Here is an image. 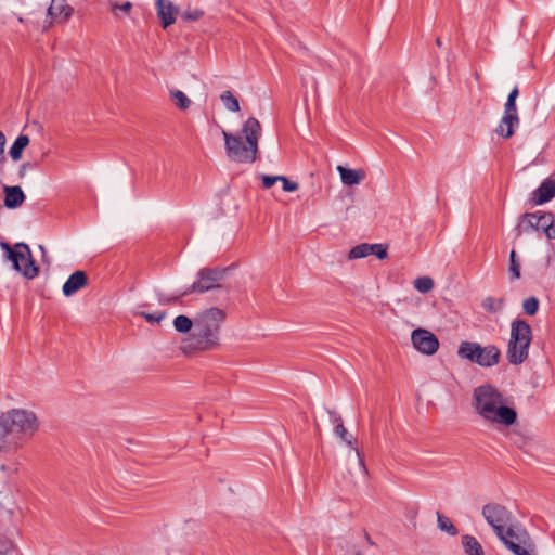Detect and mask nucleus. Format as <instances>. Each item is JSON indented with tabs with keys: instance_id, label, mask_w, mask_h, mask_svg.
<instances>
[{
	"instance_id": "f257e3e1",
	"label": "nucleus",
	"mask_w": 555,
	"mask_h": 555,
	"mask_svg": "<svg viewBox=\"0 0 555 555\" xmlns=\"http://www.w3.org/2000/svg\"><path fill=\"white\" fill-rule=\"evenodd\" d=\"M39 422L33 411L12 409L0 415V453L22 448L38 430Z\"/></svg>"
},
{
	"instance_id": "f03ea898",
	"label": "nucleus",
	"mask_w": 555,
	"mask_h": 555,
	"mask_svg": "<svg viewBox=\"0 0 555 555\" xmlns=\"http://www.w3.org/2000/svg\"><path fill=\"white\" fill-rule=\"evenodd\" d=\"M227 313L217 307L208 308L195 317V328L182 340L181 349L185 354L195 351H210L220 347V330Z\"/></svg>"
},
{
	"instance_id": "7ed1b4c3",
	"label": "nucleus",
	"mask_w": 555,
	"mask_h": 555,
	"mask_svg": "<svg viewBox=\"0 0 555 555\" xmlns=\"http://www.w3.org/2000/svg\"><path fill=\"white\" fill-rule=\"evenodd\" d=\"M225 154L231 162L240 164H253L259 154V139L261 125L255 117H249L238 133H230L222 130Z\"/></svg>"
},
{
	"instance_id": "20e7f679",
	"label": "nucleus",
	"mask_w": 555,
	"mask_h": 555,
	"mask_svg": "<svg viewBox=\"0 0 555 555\" xmlns=\"http://www.w3.org/2000/svg\"><path fill=\"white\" fill-rule=\"evenodd\" d=\"M472 405L480 417L491 424L511 426L517 421L516 410L505 405L503 395L492 385L475 388Z\"/></svg>"
},
{
	"instance_id": "39448f33",
	"label": "nucleus",
	"mask_w": 555,
	"mask_h": 555,
	"mask_svg": "<svg viewBox=\"0 0 555 555\" xmlns=\"http://www.w3.org/2000/svg\"><path fill=\"white\" fill-rule=\"evenodd\" d=\"M532 338V328L527 321L515 319L511 323L506 358L512 365H520L528 359Z\"/></svg>"
},
{
	"instance_id": "423d86ee",
	"label": "nucleus",
	"mask_w": 555,
	"mask_h": 555,
	"mask_svg": "<svg viewBox=\"0 0 555 555\" xmlns=\"http://www.w3.org/2000/svg\"><path fill=\"white\" fill-rule=\"evenodd\" d=\"M457 356L483 367H491L499 363L501 351L495 345L482 347L475 341L464 340L460 344Z\"/></svg>"
},
{
	"instance_id": "0eeeda50",
	"label": "nucleus",
	"mask_w": 555,
	"mask_h": 555,
	"mask_svg": "<svg viewBox=\"0 0 555 555\" xmlns=\"http://www.w3.org/2000/svg\"><path fill=\"white\" fill-rule=\"evenodd\" d=\"M499 540L514 555H535V546L530 534L518 522L508 526Z\"/></svg>"
},
{
	"instance_id": "6e6552de",
	"label": "nucleus",
	"mask_w": 555,
	"mask_h": 555,
	"mask_svg": "<svg viewBox=\"0 0 555 555\" xmlns=\"http://www.w3.org/2000/svg\"><path fill=\"white\" fill-rule=\"evenodd\" d=\"M481 514L498 538L503 537V532L508 526L516 524L513 513L507 507L496 502L485 504Z\"/></svg>"
},
{
	"instance_id": "1a4fd4ad",
	"label": "nucleus",
	"mask_w": 555,
	"mask_h": 555,
	"mask_svg": "<svg viewBox=\"0 0 555 555\" xmlns=\"http://www.w3.org/2000/svg\"><path fill=\"white\" fill-rule=\"evenodd\" d=\"M227 269L224 268H203L198 271V279L186 288V293L203 294L208 291L220 288V282L224 279Z\"/></svg>"
},
{
	"instance_id": "9d476101",
	"label": "nucleus",
	"mask_w": 555,
	"mask_h": 555,
	"mask_svg": "<svg viewBox=\"0 0 555 555\" xmlns=\"http://www.w3.org/2000/svg\"><path fill=\"white\" fill-rule=\"evenodd\" d=\"M9 260L12 262L13 268L21 272L27 279H34L38 275V267L31 257L28 245L17 243L14 246V253L9 255Z\"/></svg>"
},
{
	"instance_id": "9b49d317",
	"label": "nucleus",
	"mask_w": 555,
	"mask_h": 555,
	"mask_svg": "<svg viewBox=\"0 0 555 555\" xmlns=\"http://www.w3.org/2000/svg\"><path fill=\"white\" fill-rule=\"evenodd\" d=\"M411 340L414 348L423 354L431 356L439 348V340L431 332L416 328L412 332Z\"/></svg>"
},
{
	"instance_id": "f8f14e48",
	"label": "nucleus",
	"mask_w": 555,
	"mask_h": 555,
	"mask_svg": "<svg viewBox=\"0 0 555 555\" xmlns=\"http://www.w3.org/2000/svg\"><path fill=\"white\" fill-rule=\"evenodd\" d=\"M155 8L164 29L175 24L176 16L179 13V8L170 0H156Z\"/></svg>"
},
{
	"instance_id": "ddd939ff",
	"label": "nucleus",
	"mask_w": 555,
	"mask_h": 555,
	"mask_svg": "<svg viewBox=\"0 0 555 555\" xmlns=\"http://www.w3.org/2000/svg\"><path fill=\"white\" fill-rule=\"evenodd\" d=\"M88 285V276L85 271L77 270L73 274L69 275L67 281L63 285V294L66 297H70L76 294L81 288Z\"/></svg>"
},
{
	"instance_id": "4468645a",
	"label": "nucleus",
	"mask_w": 555,
	"mask_h": 555,
	"mask_svg": "<svg viewBox=\"0 0 555 555\" xmlns=\"http://www.w3.org/2000/svg\"><path fill=\"white\" fill-rule=\"evenodd\" d=\"M555 196V181L545 179L540 186L532 193V203L534 205H542L547 203Z\"/></svg>"
},
{
	"instance_id": "2eb2a0df",
	"label": "nucleus",
	"mask_w": 555,
	"mask_h": 555,
	"mask_svg": "<svg viewBox=\"0 0 555 555\" xmlns=\"http://www.w3.org/2000/svg\"><path fill=\"white\" fill-rule=\"evenodd\" d=\"M4 206L9 209L20 207L25 201V194L21 186H4Z\"/></svg>"
},
{
	"instance_id": "dca6fc26",
	"label": "nucleus",
	"mask_w": 555,
	"mask_h": 555,
	"mask_svg": "<svg viewBox=\"0 0 555 555\" xmlns=\"http://www.w3.org/2000/svg\"><path fill=\"white\" fill-rule=\"evenodd\" d=\"M518 116L503 115L500 124L495 129V133L504 139H509L514 134L515 128L518 127Z\"/></svg>"
},
{
	"instance_id": "f3484780",
	"label": "nucleus",
	"mask_w": 555,
	"mask_h": 555,
	"mask_svg": "<svg viewBox=\"0 0 555 555\" xmlns=\"http://www.w3.org/2000/svg\"><path fill=\"white\" fill-rule=\"evenodd\" d=\"M74 9L66 3L65 0H52L48 9V15L52 18L62 17L63 21L68 20Z\"/></svg>"
},
{
	"instance_id": "a211bd4d",
	"label": "nucleus",
	"mask_w": 555,
	"mask_h": 555,
	"mask_svg": "<svg viewBox=\"0 0 555 555\" xmlns=\"http://www.w3.org/2000/svg\"><path fill=\"white\" fill-rule=\"evenodd\" d=\"M535 231H542L548 240L555 238V216L552 212L539 214V224Z\"/></svg>"
},
{
	"instance_id": "6ab92c4d",
	"label": "nucleus",
	"mask_w": 555,
	"mask_h": 555,
	"mask_svg": "<svg viewBox=\"0 0 555 555\" xmlns=\"http://www.w3.org/2000/svg\"><path fill=\"white\" fill-rule=\"evenodd\" d=\"M539 214L540 211L521 215L516 227L517 235H521L524 232L535 231L539 224Z\"/></svg>"
},
{
	"instance_id": "aec40b11",
	"label": "nucleus",
	"mask_w": 555,
	"mask_h": 555,
	"mask_svg": "<svg viewBox=\"0 0 555 555\" xmlns=\"http://www.w3.org/2000/svg\"><path fill=\"white\" fill-rule=\"evenodd\" d=\"M337 171L340 175L341 182L349 186L359 184L365 178V173L362 170H354L338 166Z\"/></svg>"
},
{
	"instance_id": "412c9836",
	"label": "nucleus",
	"mask_w": 555,
	"mask_h": 555,
	"mask_svg": "<svg viewBox=\"0 0 555 555\" xmlns=\"http://www.w3.org/2000/svg\"><path fill=\"white\" fill-rule=\"evenodd\" d=\"M461 545L465 555H485L481 544L474 535L463 534Z\"/></svg>"
},
{
	"instance_id": "4be33fe9",
	"label": "nucleus",
	"mask_w": 555,
	"mask_h": 555,
	"mask_svg": "<svg viewBox=\"0 0 555 555\" xmlns=\"http://www.w3.org/2000/svg\"><path fill=\"white\" fill-rule=\"evenodd\" d=\"M29 141V137L26 134H20L16 138L9 151V154L13 160L17 162L22 158L23 151L28 146Z\"/></svg>"
},
{
	"instance_id": "5701e85b",
	"label": "nucleus",
	"mask_w": 555,
	"mask_h": 555,
	"mask_svg": "<svg viewBox=\"0 0 555 555\" xmlns=\"http://www.w3.org/2000/svg\"><path fill=\"white\" fill-rule=\"evenodd\" d=\"M173 327L178 333L193 332L195 328V319L192 320L186 315L180 314L173 320Z\"/></svg>"
},
{
	"instance_id": "b1692460",
	"label": "nucleus",
	"mask_w": 555,
	"mask_h": 555,
	"mask_svg": "<svg viewBox=\"0 0 555 555\" xmlns=\"http://www.w3.org/2000/svg\"><path fill=\"white\" fill-rule=\"evenodd\" d=\"M505 305V299L503 297L501 298H494L491 296H488L483 298L481 302V307L489 313H496L502 311Z\"/></svg>"
},
{
	"instance_id": "393cba45",
	"label": "nucleus",
	"mask_w": 555,
	"mask_h": 555,
	"mask_svg": "<svg viewBox=\"0 0 555 555\" xmlns=\"http://www.w3.org/2000/svg\"><path fill=\"white\" fill-rule=\"evenodd\" d=\"M373 244L362 243L352 247L348 254L350 260L365 258L372 255Z\"/></svg>"
},
{
	"instance_id": "a878e982",
	"label": "nucleus",
	"mask_w": 555,
	"mask_h": 555,
	"mask_svg": "<svg viewBox=\"0 0 555 555\" xmlns=\"http://www.w3.org/2000/svg\"><path fill=\"white\" fill-rule=\"evenodd\" d=\"M437 524L438 528L441 531L447 532L451 537H455L459 533L457 528L453 525V522L440 512H437Z\"/></svg>"
},
{
	"instance_id": "bb28decb",
	"label": "nucleus",
	"mask_w": 555,
	"mask_h": 555,
	"mask_svg": "<svg viewBox=\"0 0 555 555\" xmlns=\"http://www.w3.org/2000/svg\"><path fill=\"white\" fill-rule=\"evenodd\" d=\"M170 99L181 111H186L191 106V100L180 90H170Z\"/></svg>"
},
{
	"instance_id": "cd10ccee",
	"label": "nucleus",
	"mask_w": 555,
	"mask_h": 555,
	"mask_svg": "<svg viewBox=\"0 0 555 555\" xmlns=\"http://www.w3.org/2000/svg\"><path fill=\"white\" fill-rule=\"evenodd\" d=\"M220 100L224 104L228 111L236 113L240 111L238 100L232 94L231 91H224L220 95Z\"/></svg>"
},
{
	"instance_id": "c85d7f7f",
	"label": "nucleus",
	"mask_w": 555,
	"mask_h": 555,
	"mask_svg": "<svg viewBox=\"0 0 555 555\" xmlns=\"http://www.w3.org/2000/svg\"><path fill=\"white\" fill-rule=\"evenodd\" d=\"M328 414L331 416V421L335 424V435L340 439H346L348 431L343 424V418L340 417V415L336 414L333 411H328Z\"/></svg>"
},
{
	"instance_id": "c756f323",
	"label": "nucleus",
	"mask_w": 555,
	"mask_h": 555,
	"mask_svg": "<svg viewBox=\"0 0 555 555\" xmlns=\"http://www.w3.org/2000/svg\"><path fill=\"white\" fill-rule=\"evenodd\" d=\"M414 287L422 294L428 293L434 287V280L429 276H421L414 281Z\"/></svg>"
},
{
	"instance_id": "7c9ffc66",
	"label": "nucleus",
	"mask_w": 555,
	"mask_h": 555,
	"mask_svg": "<svg viewBox=\"0 0 555 555\" xmlns=\"http://www.w3.org/2000/svg\"><path fill=\"white\" fill-rule=\"evenodd\" d=\"M524 312L530 317L537 314L539 310V299L534 296L528 297L522 302Z\"/></svg>"
},
{
	"instance_id": "2f4dec72",
	"label": "nucleus",
	"mask_w": 555,
	"mask_h": 555,
	"mask_svg": "<svg viewBox=\"0 0 555 555\" xmlns=\"http://www.w3.org/2000/svg\"><path fill=\"white\" fill-rule=\"evenodd\" d=\"M188 295H190V293H186V289H184L178 294H175L172 296H165V295L160 294L158 296V301L160 305H173V304L180 302L181 298H183Z\"/></svg>"
},
{
	"instance_id": "473e14b6",
	"label": "nucleus",
	"mask_w": 555,
	"mask_h": 555,
	"mask_svg": "<svg viewBox=\"0 0 555 555\" xmlns=\"http://www.w3.org/2000/svg\"><path fill=\"white\" fill-rule=\"evenodd\" d=\"M509 273L512 279L520 278V263L514 249L509 254Z\"/></svg>"
},
{
	"instance_id": "72a5a7b5",
	"label": "nucleus",
	"mask_w": 555,
	"mask_h": 555,
	"mask_svg": "<svg viewBox=\"0 0 555 555\" xmlns=\"http://www.w3.org/2000/svg\"><path fill=\"white\" fill-rule=\"evenodd\" d=\"M14 551V543L11 538L3 534L0 535V555H11Z\"/></svg>"
},
{
	"instance_id": "f704fd0d",
	"label": "nucleus",
	"mask_w": 555,
	"mask_h": 555,
	"mask_svg": "<svg viewBox=\"0 0 555 555\" xmlns=\"http://www.w3.org/2000/svg\"><path fill=\"white\" fill-rule=\"evenodd\" d=\"M204 15V12L199 9L185 10L181 14V18L186 22H196Z\"/></svg>"
},
{
	"instance_id": "c9c22d12",
	"label": "nucleus",
	"mask_w": 555,
	"mask_h": 555,
	"mask_svg": "<svg viewBox=\"0 0 555 555\" xmlns=\"http://www.w3.org/2000/svg\"><path fill=\"white\" fill-rule=\"evenodd\" d=\"M347 446H349L354 452L356 456L358 459L359 465L363 470H366L365 464H364V456L363 453L358 449L357 447V439L353 437H350V440L346 442Z\"/></svg>"
},
{
	"instance_id": "e433bc0d",
	"label": "nucleus",
	"mask_w": 555,
	"mask_h": 555,
	"mask_svg": "<svg viewBox=\"0 0 555 555\" xmlns=\"http://www.w3.org/2000/svg\"><path fill=\"white\" fill-rule=\"evenodd\" d=\"M140 315L144 318L149 323H159L165 317L166 312L158 313H150V312H141Z\"/></svg>"
},
{
	"instance_id": "4c0bfd02",
	"label": "nucleus",
	"mask_w": 555,
	"mask_h": 555,
	"mask_svg": "<svg viewBox=\"0 0 555 555\" xmlns=\"http://www.w3.org/2000/svg\"><path fill=\"white\" fill-rule=\"evenodd\" d=\"M372 255H375L379 260L386 259L388 257L387 245L373 244Z\"/></svg>"
},
{
	"instance_id": "58836bf2",
	"label": "nucleus",
	"mask_w": 555,
	"mask_h": 555,
	"mask_svg": "<svg viewBox=\"0 0 555 555\" xmlns=\"http://www.w3.org/2000/svg\"><path fill=\"white\" fill-rule=\"evenodd\" d=\"M9 468L5 465L0 466V493L4 491L9 485Z\"/></svg>"
},
{
	"instance_id": "ea45409f",
	"label": "nucleus",
	"mask_w": 555,
	"mask_h": 555,
	"mask_svg": "<svg viewBox=\"0 0 555 555\" xmlns=\"http://www.w3.org/2000/svg\"><path fill=\"white\" fill-rule=\"evenodd\" d=\"M279 181L283 183V190L285 192H295L298 190L299 185L297 182L291 181L284 176H279Z\"/></svg>"
},
{
	"instance_id": "a19ab883",
	"label": "nucleus",
	"mask_w": 555,
	"mask_h": 555,
	"mask_svg": "<svg viewBox=\"0 0 555 555\" xmlns=\"http://www.w3.org/2000/svg\"><path fill=\"white\" fill-rule=\"evenodd\" d=\"M260 179L262 181L263 188L270 189L279 181L280 178L279 176L261 175Z\"/></svg>"
},
{
	"instance_id": "79ce46f5",
	"label": "nucleus",
	"mask_w": 555,
	"mask_h": 555,
	"mask_svg": "<svg viewBox=\"0 0 555 555\" xmlns=\"http://www.w3.org/2000/svg\"><path fill=\"white\" fill-rule=\"evenodd\" d=\"M363 538L367 547L364 551H357L356 555H371L370 550L375 546V543L371 540L370 534L365 530L363 531Z\"/></svg>"
},
{
	"instance_id": "37998d69",
	"label": "nucleus",
	"mask_w": 555,
	"mask_h": 555,
	"mask_svg": "<svg viewBox=\"0 0 555 555\" xmlns=\"http://www.w3.org/2000/svg\"><path fill=\"white\" fill-rule=\"evenodd\" d=\"M504 115L518 116L516 102L506 101L504 105Z\"/></svg>"
},
{
	"instance_id": "c03bdc74",
	"label": "nucleus",
	"mask_w": 555,
	"mask_h": 555,
	"mask_svg": "<svg viewBox=\"0 0 555 555\" xmlns=\"http://www.w3.org/2000/svg\"><path fill=\"white\" fill-rule=\"evenodd\" d=\"M131 8H132V3L127 1V2H125L122 4L114 3L112 10H113V12H115L117 10H120V11H122L125 13H128L131 10Z\"/></svg>"
},
{
	"instance_id": "a18cd8bd",
	"label": "nucleus",
	"mask_w": 555,
	"mask_h": 555,
	"mask_svg": "<svg viewBox=\"0 0 555 555\" xmlns=\"http://www.w3.org/2000/svg\"><path fill=\"white\" fill-rule=\"evenodd\" d=\"M4 146H5V137L4 134L0 131V164L3 163L5 160V156H4Z\"/></svg>"
},
{
	"instance_id": "49530a36",
	"label": "nucleus",
	"mask_w": 555,
	"mask_h": 555,
	"mask_svg": "<svg viewBox=\"0 0 555 555\" xmlns=\"http://www.w3.org/2000/svg\"><path fill=\"white\" fill-rule=\"evenodd\" d=\"M518 95H519V90H518V88H517V87H515V88L509 92V94H508V96H507V101H511V100H512V102H516V99L518 98Z\"/></svg>"
},
{
	"instance_id": "de8ad7c7",
	"label": "nucleus",
	"mask_w": 555,
	"mask_h": 555,
	"mask_svg": "<svg viewBox=\"0 0 555 555\" xmlns=\"http://www.w3.org/2000/svg\"><path fill=\"white\" fill-rule=\"evenodd\" d=\"M1 247L7 251V256L12 255L14 253V248H11L10 244L7 242H1Z\"/></svg>"
},
{
	"instance_id": "09e8293b",
	"label": "nucleus",
	"mask_w": 555,
	"mask_h": 555,
	"mask_svg": "<svg viewBox=\"0 0 555 555\" xmlns=\"http://www.w3.org/2000/svg\"><path fill=\"white\" fill-rule=\"evenodd\" d=\"M31 168L29 163H25L20 167V176L23 177L27 169Z\"/></svg>"
},
{
	"instance_id": "8fccbe9b",
	"label": "nucleus",
	"mask_w": 555,
	"mask_h": 555,
	"mask_svg": "<svg viewBox=\"0 0 555 555\" xmlns=\"http://www.w3.org/2000/svg\"><path fill=\"white\" fill-rule=\"evenodd\" d=\"M436 44H437L438 47H441V46H442L441 38H439V37H438V38H436Z\"/></svg>"
},
{
	"instance_id": "3c124183",
	"label": "nucleus",
	"mask_w": 555,
	"mask_h": 555,
	"mask_svg": "<svg viewBox=\"0 0 555 555\" xmlns=\"http://www.w3.org/2000/svg\"><path fill=\"white\" fill-rule=\"evenodd\" d=\"M350 437H352V436L347 434L346 439H341V440L346 443L348 440H350Z\"/></svg>"
}]
</instances>
